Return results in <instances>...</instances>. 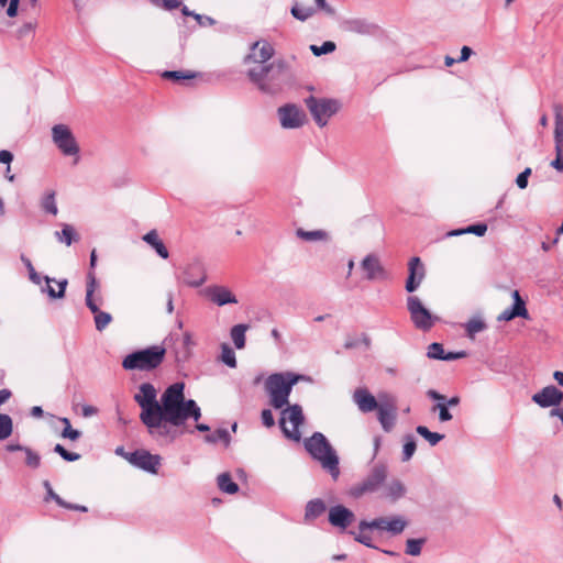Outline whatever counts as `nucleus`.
I'll return each instance as SVG.
<instances>
[{
    "label": "nucleus",
    "instance_id": "obj_47",
    "mask_svg": "<svg viewBox=\"0 0 563 563\" xmlns=\"http://www.w3.org/2000/svg\"><path fill=\"white\" fill-rule=\"evenodd\" d=\"M416 452V442L412 437H407L402 446V462L409 461Z\"/></svg>",
    "mask_w": 563,
    "mask_h": 563
},
{
    "label": "nucleus",
    "instance_id": "obj_15",
    "mask_svg": "<svg viewBox=\"0 0 563 563\" xmlns=\"http://www.w3.org/2000/svg\"><path fill=\"white\" fill-rule=\"evenodd\" d=\"M554 147L555 158L551 162V166L558 172H563V106L554 104Z\"/></svg>",
    "mask_w": 563,
    "mask_h": 563
},
{
    "label": "nucleus",
    "instance_id": "obj_21",
    "mask_svg": "<svg viewBox=\"0 0 563 563\" xmlns=\"http://www.w3.org/2000/svg\"><path fill=\"white\" fill-rule=\"evenodd\" d=\"M354 519V514L342 505L331 507L329 510V522L341 530H345Z\"/></svg>",
    "mask_w": 563,
    "mask_h": 563
},
{
    "label": "nucleus",
    "instance_id": "obj_41",
    "mask_svg": "<svg viewBox=\"0 0 563 563\" xmlns=\"http://www.w3.org/2000/svg\"><path fill=\"white\" fill-rule=\"evenodd\" d=\"M163 78L170 79L175 81L184 80V79H192L196 77V73L194 71H183V70H167L163 73Z\"/></svg>",
    "mask_w": 563,
    "mask_h": 563
},
{
    "label": "nucleus",
    "instance_id": "obj_26",
    "mask_svg": "<svg viewBox=\"0 0 563 563\" xmlns=\"http://www.w3.org/2000/svg\"><path fill=\"white\" fill-rule=\"evenodd\" d=\"M142 240L150 245L159 257L163 260L168 258L169 252L156 230L148 231L142 236Z\"/></svg>",
    "mask_w": 563,
    "mask_h": 563
},
{
    "label": "nucleus",
    "instance_id": "obj_48",
    "mask_svg": "<svg viewBox=\"0 0 563 563\" xmlns=\"http://www.w3.org/2000/svg\"><path fill=\"white\" fill-rule=\"evenodd\" d=\"M60 421L64 423V430L62 432L63 438L70 439L73 441L77 440L80 437V432L75 430L70 426V421L68 418H60Z\"/></svg>",
    "mask_w": 563,
    "mask_h": 563
},
{
    "label": "nucleus",
    "instance_id": "obj_61",
    "mask_svg": "<svg viewBox=\"0 0 563 563\" xmlns=\"http://www.w3.org/2000/svg\"><path fill=\"white\" fill-rule=\"evenodd\" d=\"M183 343L187 350H190L192 346H195L196 343H195L192 334L190 332L184 333Z\"/></svg>",
    "mask_w": 563,
    "mask_h": 563
},
{
    "label": "nucleus",
    "instance_id": "obj_29",
    "mask_svg": "<svg viewBox=\"0 0 563 563\" xmlns=\"http://www.w3.org/2000/svg\"><path fill=\"white\" fill-rule=\"evenodd\" d=\"M54 234L58 242L64 243L67 246L79 240V235L76 233L74 227L67 223L62 224V230L56 231Z\"/></svg>",
    "mask_w": 563,
    "mask_h": 563
},
{
    "label": "nucleus",
    "instance_id": "obj_46",
    "mask_svg": "<svg viewBox=\"0 0 563 563\" xmlns=\"http://www.w3.org/2000/svg\"><path fill=\"white\" fill-rule=\"evenodd\" d=\"M95 313V324L98 331H102L111 322V316L107 312H102L99 309Z\"/></svg>",
    "mask_w": 563,
    "mask_h": 563
},
{
    "label": "nucleus",
    "instance_id": "obj_3",
    "mask_svg": "<svg viewBox=\"0 0 563 563\" xmlns=\"http://www.w3.org/2000/svg\"><path fill=\"white\" fill-rule=\"evenodd\" d=\"M300 380H309V378L291 372L269 375L265 382V389L268 394L271 405L276 409L288 405V397L291 389Z\"/></svg>",
    "mask_w": 563,
    "mask_h": 563
},
{
    "label": "nucleus",
    "instance_id": "obj_38",
    "mask_svg": "<svg viewBox=\"0 0 563 563\" xmlns=\"http://www.w3.org/2000/svg\"><path fill=\"white\" fill-rule=\"evenodd\" d=\"M13 432V421L9 415L0 413V441L8 439Z\"/></svg>",
    "mask_w": 563,
    "mask_h": 563
},
{
    "label": "nucleus",
    "instance_id": "obj_35",
    "mask_svg": "<svg viewBox=\"0 0 563 563\" xmlns=\"http://www.w3.org/2000/svg\"><path fill=\"white\" fill-rule=\"evenodd\" d=\"M249 327L246 324H236L231 329L230 335L236 349L242 350L245 346V333Z\"/></svg>",
    "mask_w": 563,
    "mask_h": 563
},
{
    "label": "nucleus",
    "instance_id": "obj_33",
    "mask_svg": "<svg viewBox=\"0 0 563 563\" xmlns=\"http://www.w3.org/2000/svg\"><path fill=\"white\" fill-rule=\"evenodd\" d=\"M67 284H41V292L52 300L63 298Z\"/></svg>",
    "mask_w": 563,
    "mask_h": 563
},
{
    "label": "nucleus",
    "instance_id": "obj_22",
    "mask_svg": "<svg viewBox=\"0 0 563 563\" xmlns=\"http://www.w3.org/2000/svg\"><path fill=\"white\" fill-rule=\"evenodd\" d=\"M202 294L218 306L236 302L235 296L222 286H209L202 290Z\"/></svg>",
    "mask_w": 563,
    "mask_h": 563
},
{
    "label": "nucleus",
    "instance_id": "obj_23",
    "mask_svg": "<svg viewBox=\"0 0 563 563\" xmlns=\"http://www.w3.org/2000/svg\"><path fill=\"white\" fill-rule=\"evenodd\" d=\"M362 269L367 279H385L387 278L386 272L382 267L377 256L369 254L362 261Z\"/></svg>",
    "mask_w": 563,
    "mask_h": 563
},
{
    "label": "nucleus",
    "instance_id": "obj_53",
    "mask_svg": "<svg viewBox=\"0 0 563 563\" xmlns=\"http://www.w3.org/2000/svg\"><path fill=\"white\" fill-rule=\"evenodd\" d=\"M54 451L56 453H58L64 460L68 461V462H74V461H77L80 455L77 454V453H71V452H68L67 450H65V448L60 444H56L55 448H54Z\"/></svg>",
    "mask_w": 563,
    "mask_h": 563
},
{
    "label": "nucleus",
    "instance_id": "obj_31",
    "mask_svg": "<svg viewBox=\"0 0 563 563\" xmlns=\"http://www.w3.org/2000/svg\"><path fill=\"white\" fill-rule=\"evenodd\" d=\"M487 232V225L485 223H477L468 225L464 229L452 230L446 233V236H459L462 234H475L477 236H483Z\"/></svg>",
    "mask_w": 563,
    "mask_h": 563
},
{
    "label": "nucleus",
    "instance_id": "obj_2",
    "mask_svg": "<svg viewBox=\"0 0 563 563\" xmlns=\"http://www.w3.org/2000/svg\"><path fill=\"white\" fill-rule=\"evenodd\" d=\"M185 385L175 383L162 395L159 404V427L155 437H164L169 433L167 424L181 426L187 419L197 421L201 417L200 408L195 400H185Z\"/></svg>",
    "mask_w": 563,
    "mask_h": 563
},
{
    "label": "nucleus",
    "instance_id": "obj_43",
    "mask_svg": "<svg viewBox=\"0 0 563 563\" xmlns=\"http://www.w3.org/2000/svg\"><path fill=\"white\" fill-rule=\"evenodd\" d=\"M336 48L335 43L332 41H325L322 45H310V51L314 56H321L334 52Z\"/></svg>",
    "mask_w": 563,
    "mask_h": 563
},
{
    "label": "nucleus",
    "instance_id": "obj_7",
    "mask_svg": "<svg viewBox=\"0 0 563 563\" xmlns=\"http://www.w3.org/2000/svg\"><path fill=\"white\" fill-rule=\"evenodd\" d=\"M306 106L309 109L314 122L323 128L328 124L329 119L334 115L340 103L334 99L309 97L306 99Z\"/></svg>",
    "mask_w": 563,
    "mask_h": 563
},
{
    "label": "nucleus",
    "instance_id": "obj_60",
    "mask_svg": "<svg viewBox=\"0 0 563 563\" xmlns=\"http://www.w3.org/2000/svg\"><path fill=\"white\" fill-rule=\"evenodd\" d=\"M13 161V154L8 150L0 151V163L9 165Z\"/></svg>",
    "mask_w": 563,
    "mask_h": 563
},
{
    "label": "nucleus",
    "instance_id": "obj_62",
    "mask_svg": "<svg viewBox=\"0 0 563 563\" xmlns=\"http://www.w3.org/2000/svg\"><path fill=\"white\" fill-rule=\"evenodd\" d=\"M466 354L465 352L461 351V352H450V353H445L443 354V358L442 361H452V360H457V358H462L464 357Z\"/></svg>",
    "mask_w": 563,
    "mask_h": 563
},
{
    "label": "nucleus",
    "instance_id": "obj_18",
    "mask_svg": "<svg viewBox=\"0 0 563 563\" xmlns=\"http://www.w3.org/2000/svg\"><path fill=\"white\" fill-rule=\"evenodd\" d=\"M512 305L510 308L505 309L498 317V321H510L515 318H529V312L526 307V300L520 296L518 290H514L510 294Z\"/></svg>",
    "mask_w": 563,
    "mask_h": 563
},
{
    "label": "nucleus",
    "instance_id": "obj_45",
    "mask_svg": "<svg viewBox=\"0 0 563 563\" xmlns=\"http://www.w3.org/2000/svg\"><path fill=\"white\" fill-rule=\"evenodd\" d=\"M97 285L98 284H89V287L87 288V292H86V302L92 312H97V310L99 309V302L95 298Z\"/></svg>",
    "mask_w": 563,
    "mask_h": 563
},
{
    "label": "nucleus",
    "instance_id": "obj_28",
    "mask_svg": "<svg viewBox=\"0 0 563 563\" xmlns=\"http://www.w3.org/2000/svg\"><path fill=\"white\" fill-rule=\"evenodd\" d=\"M406 282H421L424 278V266L419 257H412L408 264Z\"/></svg>",
    "mask_w": 563,
    "mask_h": 563
},
{
    "label": "nucleus",
    "instance_id": "obj_17",
    "mask_svg": "<svg viewBox=\"0 0 563 563\" xmlns=\"http://www.w3.org/2000/svg\"><path fill=\"white\" fill-rule=\"evenodd\" d=\"M214 277L211 271L199 260L187 263L183 268V282H206Z\"/></svg>",
    "mask_w": 563,
    "mask_h": 563
},
{
    "label": "nucleus",
    "instance_id": "obj_14",
    "mask_svg": "<svg viewBox=\"0 0 563 563\" xmlns=\"http://www.w3.org/2000/svg\"><path fill=\"white\" fill-rule=\"evenodd\" d=\"M125 460L133 466L151 474H157L162 464V457L158 454H152L146 450L128 453Z\"/></svg>",
    "mask_w": 563,
    "mask_h": 563
},
{
    "label": "nucleus",
    "instance_id": "obj_25",
    "mask_svg": "<svg viewBox=\"0 0 563 563\" xmlns=\"http://www.w3.org/2000/svg\"><path fill=\"white\" fill-rule=\"evenodd\" d=\"M343 30L361 35H369L375 32L376 26L364 19H351L344 21Z\"/></svg>",
    "mask_w": 563,
    "mask_h": 563
},
{
    "label": "nucleus",
    "instance_id": "obj_24",
    "mask_svg": "<svg viewBox=\"0 0 563 563\" xmlns=\"http://www.w3.org/2000/svg\"><path fill=\"white\" fill-rule=\"evenodd\" d=\"M386 478V470L384 467H378L373 471L371 476L363 482V484L355 489L353 493L355 496H361L367 492L376 490Z\"/></svg>",
    "mask_w": 563,
    "mask_h": 563
},
{
    "label": "nucleus",
    "instance_id": "obj_8",
    "mask_svg": "<svg viewBox=\"0 0 563 563\" xmlns=\"http://www.w3.org/2000/svg\"><path fill=\"white\" fill-rule=\"evenodd\" d=\"M52 139L57 148L65 156H75L74 164L79 162V145L71 132L65 124H56L52 128Z\"/></svg>",
    "mask_w": 563,
    "mask_h": 563
},
{
    "label": "nucleus",
    "instance_id": "obj_13",
    "mask_svg": "<svg viewBox=\"0 0 563 563\" xmlns=\"http://www.w3.org/2000/svg\"><path fill=\"white\" fill-rule=\"evenodd\" d=\"M408 526V521L401 516L379 517L372 521L362 520L360 527L362 529H377L386 531L391 536L400 534Z\"/></svg>",
    "mask_w": 563,
    "mask_h": 563
},
{
    "label": "nucleus",
    "instance_id": "obj_5",
    "mask_svg": "<svg viewBox=\"0 0 563 563\" xmlns=\"http://www.w3.org/2000/svg\"><path fill=\"white\" fill-rule=\"evenodd\" d=\"M305 448L334 479L339 477V457L322 433L316 432L307 439Z\"/></svg>",
    "mask_w": 563,
    "mask_h": 563
},
{
    "label": "nucleus",
    "instance_id": "obj_56",
    "mask_svg": "<svg viewBox=\"0 0 563 563\" xmlns=\"http://www.w3.org/2000/svg\"><path fill=\"white\" fill-rule=\"evenodd\" d=\"M21 260L29 271V277H30L31 282H40V276L36 273V271L34 269L31 261L25 256H21Z\"/></svg>",
    "mask_w": 563,
    "mask_h": 563
},
{
    "label": "nucleus",
    "instance_id": "obj_55",
    "mask_svg": "<svg viewBox=\"0 0 563 563\" xmlns=\"http://www.w3.org/2000/svg\"><path fill=\"white\" fill-rule=\"evenodd\" d=\"M531 175V168L527 167L522 173L517 176L516 184L520 189H525L528 186V178Z\"/></svg>",
    "mask_w": 563,
    "mask_h": 563
},
{
    "label": "nucleus",
    "instance_id": "obj_57",
    "mask_svg": "<svg viewBox=\"0 0 563 563\" xmlns=\"http://www.w3.org/2000/svg\"><path fill=\"white\" fill-rule=\"evenodd\" d=\"M262 421H263V424L267 428H271L275 424V420H274V417H273V413L269 409H264L262 411Z\"/></svg>",
    "mask_w": 563,
    "mask_h": 563
},
{
    "label": "nucleus",
    "instance_id": "obj_32",
    "mask_svg": "<svg viewBox=\"0 0 563 563\" xmlns=\"http://www.w3.org/2000/svg\"><path fill=\"white\" fill-rule=\"evenodd\" d=\"M325 511V504L321 499L310 500L306 506V520H313Z\"/></svg>",
    "mask_w": 563,
    "mask_h": 563
},
{
    "label": "nucleus",
    "instance_id": "obj_50",
    "mask_svg": "<svg viewBox=\"0 0 563 563\" xmlns=\"http://www.w3.org/2000/svg\"><path fill=\"white\" fill-rule=\"evenodd\" d=\"M368 529H362L360 526H358V532H351V534H353L354 539L368 547V548H376L373 542H372V538L366 533Z\"/></svg>",
    "mask_w": 563,
    "mask_h": 563
},
{
    "label": "nucleus",
    "instance_id": "obj_12",
    "mask_svg": "<svg viewBox=\"0 0 563 563\" xmlns=\"http://www.w3.org/2000/svg\"><path fill=\"white\" fill-rule=\"evenodd\" d=\"M380 404L377 407V419L384 431L389 432L393 430L397 419V402L396 397L389 393H379Z\"/></svg>",
    "mask_w": 563,
    "mask_h": 563
},
{
    "label": "nucleus",
    "instance_id": "obj_34",
    "mask_svg": "<svg viewBox=\"0 0 563 563\" xmlns=\"http://www.w3.org/2000/svg\"><path fill=\"white\" fill-rule=\"evenodd\" d=\"M406 494V487L400 481L390 482L385 488V497L397 500Z\"/></svg>",
    "mask_w": 563,
    "mask_h": 563
},
{
    "label": "nucleus",
    "instance_id": "obj_1",
    "mask_svg": "<svg viewBox=\"0 0 563 563\" xmlns=\"http://www.w3.org/2000/svg\"><path fill=\"white\" fill-rule=\"evenodd\" d=\"M251 51L252 53L246 56L245 62L252 60L256 66L251 67L247 71L250 80L264 93H278L284 82V62L277 60L266 64L273 57L275 51L273 45L265 40L254 42Z\"/></svg>",
    "mask_w": 563,
    "mask_h": 563
},
{
    "label": "nucleus",
    "instance_id": "obj_37",
    "mask_svg": "<svg viewBox=\"0 0 563 563\" xmlns=\"http://www.w3.org/2000/svg\"><path fill=\"white\" fill-rule=\"evenodd\" d=\"M417 433L426 439L430 445H437L441 440L444 439V434L432 432L424 426H418L416 429Z\"/></svg>",
    "mask_w": 563,
    "mask_h": 563
},
{
    "label": "nucleus",
    "instance_id": "obj_27",
    "mask_svg": "<svg viewBox=\"0 0 563 563\" xmlns=\"http://www.w3.org/2000/svg\"><path fill=\"white\" fill-rule=\"evenodd\" d=\"M40 206L44 212L56 216L58 213V207L55 190H46L41 197Z\"/></svg>",
    "mask_w": 563,
    "mask_h": 563
},
{
    "label": "nucleus",
    "instance_id": "obj_44",
    "mask_svg": "<svg viewBox=\"0 0 563 563\" xmlns=\"http://www.w3.org/2000/svg\"><path fill=\"white\" fill-rule=\"evenodd\" d=\"M25 454V464L31 468H37L41 465V456L38 453L33 451L31 448L23 449Z\"/></svg>",
    "mask_w": 563,
    "mask_h": 563
},
{
    "label": "nucleus",
    "instance_id": "obj_54",
    "mask_svg": "<svg viewBox=\"0 0 563 563\" xmlns=\"http://www.w3.org/2000/svg\"><path fill=\"white\" fill-rule=\"evenodd\" d=\"M36 27V23L35 22H25L24 24L21 25V27L16 31V36L19 38H22V37H25L27 36L29 34L33 33L34 30Z\"/></svg>",
    "mask_w": 563,
    "mask_h": 563
},
{
    "label": "nucleus",
    "instance_id": "obj_49",
    "mask_svg": "<svg viewBox=\"0 0 563 563\" xmlns=\"http://www.w3.org/2000/svg\"><path fill=\"white\" fill-rule=\"evenodd\" d=\"M432 411L439 412V420L440 422H446L452 420L453 416L449 411L448 405L445 402H438L435 406L432 407Z\"/></svg>",
    "mask_w": 563,
    "mask_h": 563
},
{
    "label": "nucleus",
    "instance_id": "obj_40",
    "mask_svg": "<svg viewBox=\"0 0 563 563\" xmlns=\"http://www.w3.org/2000/svg\"><path fill=\"white\" fill-rule=\"evenodd\" d=\"M296 234L298 238L305 241H318L327 236V233L322 230L306 231L303 229H298Z\"/></svg>",
    "mask_w": 563,
    "mask_h": 563
},
{
    "label": "nucleus",
    "instance_id": "obj_20",
    "mask_svg": "<svg viewBox=\"0 0 563 563\" xmlns=\"http://www.w3.org/2000/svg\"><path fill=\"white\" fill-rule=\"evenodd\" d=\"M353 401L363 413L376 410L380 404L379 394L375 397L366 388H357L353 394Z\"/></svg>",
    "mask_w": 563,
    "mask_h": 563
},
{
    "label": "nucleus",
    "instance_id": "obj_51",
    "mask_svg": "<svg viewBox=\"0 0 563 563\" xmlns=\"http://www.w3.org/2000/svg\"><path fill=\"white\" fill-rule=\"evenodd\" d=\"M444 354V350L442 344L440 343H431L428 347V357L434 360H442Z\"/></svg>",
    "mask_w": 563,
    "mask_h": 563
},
{
    "label": "nucleus",
    "instance_id": "obj_6",
    "mask_svg": "<svg viewBox=\"0 0 563 563\" xmlns=\"http://www.w3.org/2000/svg\"><path fill=\"white\" fill-rule=\"evenodd\" d=\"M165 354V347L153 345L126 355L122 362V366L128 371H151L161 365Z\"/></svg>",
    "mask_w": 563,
    "mask_h": 563
},
{
    "label": "nucleus",
    "instance_id": "obj_11",
    "mask_svg": "<svg viewBox=\"0 0 563 563\" xmlns=\"http://www.w3.org/2000/svg\"><path fill=\"white\" fill-rule=\"evenodd\" d=\"M407 308L412 323L421 331H429L437 321V317L432 316L417 296L408 297Z\"/></svg>",
    "mask_w": 563,
    "mask_h": 563
},
{
    "label": "nucleus",
    "instance_id": "obj_4",
    "mask_svg": "<svg viewBox=\"0 0 563 563\" xmlns=\"http://www.w3.org/2000/svg\"><path fill=\"white\" fill-rule=\"evenodd\" d=\"M134 400L141 407V421L147 427L152 435H156L161 413L155 387L150 383L141 384L139 391L134 395Z\"/></svg>",
    "mask_w": 563,
    "mask_h": 563
},
{
    "label": "nucleus",
    "instance_id": "obj_64",
    "mask_svg": "<svg viewBox=\"0 0 563 563\" xmlns=\"http://www.w3.org/2000/svg\"><path fill=\"white\" fill-rule=\"evenodd\" d=\"M427 396L438 402H445V397L439 394L437 390L430 389L427 391Z\"/></svg>",
    "mask_w": 563,
    "mask_h": 563
},
{
    "label": "nucleus",
    "instance_id": "obj_36",
    "mask_svg": "<svg viewBox=\"0 0 563 563\" xmlns=\"http://www.w3.org/2000/svg\"><path fill=\"white\" fill-rule=\"evenodd\" d=\"M218 486L227 494H235L239 490L238 484L232 481L228 473H223L218 476Z\"/></svg>",
    "mask_w": 563,
    "mask_h": 563
},
{
    "label": "nucleus",
    "instance_id": "obj_19",
    "mask_svg": "<svg viewBox=\"0 0 563 563\" xmlns=\"http://www.w3.org/2000/svg\"><path fill=\"white\" fill-rule=\"evenodd\" d=\"M532 401L542 408L559 406L563 401V393L555 386H545L532 396Z\"/></svg>",
    "mask_w": 563,
    "mask_h": 563
},
{
    "label": "nucleus",
    "instance_id": "obj_63",
    "mask_svg": "<svg viewBox=\"0 0 563 563\" xmlns=\"http://www.w3.org/2000/svg\"><path fill=\"white\" fill-rule=\"evenodd\" d=\"M472 53H473V51H472V48H471V47H468V46H463V47L461 48V56H460V58L457 59V62H459V63L466 62V60L470 58V56L472 55Z\"/></svg>",
    "mask_w": 563,
    "mask_h": 563
},
{
    "label": "nucleus",
    "instance_id": "obj_59",
    "mask_svg": "<svg viewBox=\"0 0 563 563\" xmlns=\"http://www.w3.org/2000/svg\"><path fill=\"white\" fill-rule=\"evenodd\" d=\"M81 412L85 418H89L97 415L98 409L91 405H84L81 408Z\"/></svg>",
    "mask_w": 563,
    "mask_h": 563
},
{
    "label": "nucleus",
    "instance_id": "obj_9",
    "mask_svg": "<svg viewBox=\"0 0 563 563\" xmlns=\"http://www.w3.org/2000/svg\"><path fill=\"white\" fill-rule=\"evenodd\" d=\"M303 423V413L299 405L288 406L282 411L280 427L284 434L294 441H300V426Z\"/></svg>",
    "mask_w": 563,
    "mask_h": 563
},
{
    "label": "nucleus",
    "instance_id": "obj_52",
    "mask_svg": "<svg viewBox=\"0 0 563 563\" xmlns=\"http://www.w3.org/2000/svg\"><path fill=\"white\" fill-rule=\"evenodd\" d=\"M206 440L208 442H211V443H214L217 441H223L225 444H229V441H230V437H229V432L225 430V429H220L218 430L214 434L212 435H208L206 438Z\"/></svg>",
    "mask_w": 563,
    "mask_h": 563
},
{
    "label": "nucleus",
    "instance_id": "obj_58",
    "mask_svg": "<svg viewBox=\"0 0 563 563\" xmlns=\"http://www.w3.org/2000/svg\"><path fill=\"white\" fill-rule=\"evenodd\" d=\"M195 19L202 26H205V25H213L216 23V21L212 18L206 16V15H201V14H195Z\"/></svg>",
    "mask_w": 563,
    "mask_h": 563
},
{
    "label": "nucleus",
    "instance_id": "obj_42",
    "mask_svg": "<svg viewBox=\"0 0 563 563\" xmlns=\"http://www.w3.org/2000/svg\"><path fill=\"white\" fill-rule=\"evenodd\" d=\"M221 361L231 368L236 366L235 353L228 344L221 346Z\"/></svg>",
    "mask_w": 563,
    "mask_h": 563
},
{
    "label": "nucleus",
    "instance_id": "obj_16",
    "mask_svg": "<svg viewBox=\"0 0 563 563\" xmlns=\"http://www.w3.org/2000/svg\"><path fill=\"white\" fill-rule=\"evenodd\" d=\"M278 118L284 129H298L306 120L305 112L296 104H285L278 109Z\"/></svg>",
    "mask_w": 563,
    "mask_h": 563
},
{
    "label": "nucleus",
    "instance_id": "obj_30",
    "mask_svg": "<svg viewBox=\"0 0 563 563\" xmlns=\"http://www.w3.org/2000/svg\"><path fill=\"white\" fill-rule=\"evenodd\" d=\"M486 322L481 316H474L465 324V331L470 339H474L475 335L486 329Z\"/></svg>",
    "mask_w": 563,
    "mask_h": 563
},
{
    "label": "nucleus",
    "instance_id": "obj_10",
    "mask_svg": "<svg viewBox=\"0 0 563 563\" xmlns=\"http://www.w3.org/2000/svg\"><path fill=\"white\" fill-rule=\"evenodd\" d=\"M318 10H322L330 16L335 14V10L329 5L325 0H294L290 13L295 19L303 22L311 18Z\"/></svg>",
    "mask_w": 563,
    "mask_h": 563
},
{
    "label": "nucleus",
    "instance_id": "obj_39",
    "mask_svg": "<svg viewBox=\"0 0 563 563\" xmlns=\"http://www.w3.org/2000/svg\"><path fill=\"white\" fill-rule=\"evenodd\" d=\"M426 543V539H408L406 541V550L405 552L411 556H418L421 554L422 547Z\"/></svg>",
    "mask_w": 563,
    "mask_h": 563
}]
</instances>
